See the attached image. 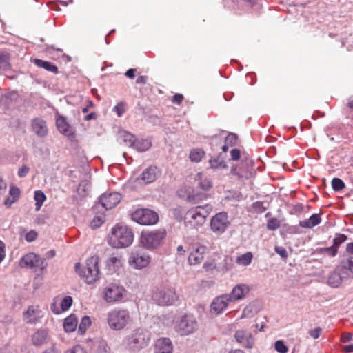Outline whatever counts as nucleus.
<instances>
[{
	"label": "nucleus",
	"instance_id": "obj_1",
	"mask_svg": "<svg viewBox=\"0 0 353 353\" xmlns=\"http://www.w3.org/2000/svg\"><path fill=\"white\" fill-rule=\"evenodd\" d=\"M151 299L158 305L170 306L179 301V296L173 284L165 283L152 290Z\"/></svg>",
	"mask_w": 353,
	"mask_h": 353
},
{
	"label": "nucleus",
	"instance_id": "obj_2",
	"mask_svg": "<svg viewBox=\"0 0 353 353\" xmlns=\"http://www.w3.org/2000/svg\"><path fill=\"white\" fill-rule=\"evenodd\" d=\"M134 239L132 230L127 225L117 224L114 226L108 235V244L114 248L130 246Z\"/></svg>",
	"mask_w": 353,
	"mask_h": 353
},
{
	"label": "nucleus",
	"instance_id": "obj_3",
	"mask_svg": "<svg viewBox=\"0 0 353 353\" xmlns=\"http://www.w3.org/2000/svg\"><path fill=\"white\" fill-rule=\"evenodd\" d=\"M150 341V334L146 330L139 327L134 330L122 341V346L132 352H138L145 348Z\"/></svg>",
	"mask_w": 353,
	"mask_h": 353
},
{
	"label": "nucleus",
	"instance_id": "obj_4",
	"mask_svg": "<svg viewBox=\"0 0 353 353\" xmlns=\"http://www.w3.org/2000/svg\"><path fill=\"white\" fill-rule=\"evenodd\" d=\"M212 211V206L210 204L192 207L185 214V223L192 228H198L205 223Z\"/></svg>",
	"mask_w": 353,
	"mask_h": 353
},
{
	"label": "nucleus",
	"instance_id": "obj_5",
	"mask_svg": "<svg viewBox=\"0 0 353 353\" xmlns=\"http://www.w3.org/2000/svg\"><path fill=\"white\" fill-rule=\"evenodd\" d=\"M106 320L111 330L121 331L132 323V318L128 310L117 307L107 313Z\"/></svg>",
	"mask_w": 353,
	"mask_h": 353
},
{
	"label": "nucleus",
	"instance_id": "obj_6",
	"mask_svg": "<svg viewBox=\"0 0 353 353\" xmlns=\"http://www.w3.org/2000/svg\"><path fill=\"white\" fill-rule=\"evenodd\" d=\"M99 257L93 256L86 261V265L84 267L79 263H76L75 270L87 283H93L99 278Z\"/></svg>",
	"mask_w": 353,
	"mask_h": 353
},
{
	"label": "nucleus",
	"instance_id": "obj_7",
	"mask_svg": "<svg viewBox=\"0 0 353 353\" xmlns=\"http://www.w3.org/2000/svg\"><path fill=\"white\" fill-rule=\"evenodd\" d=\"M174 330L182 336L194 334L199 328L196 318L192 314H185L174 322Z\"/></svg>",
	"mask_w": 353,
	"mask_h": 353
},
{
	"label": "nucleus",
	"instance_id": "obj_8",
	"mask_svg": "<svg viewBox=\"0 0 353 353\" xmlns=\"http://www.w3.org/2000/svg\"><path fill=\"white\" fill-rule=\"evenodd\" d=\"M166 236L164 229L143 230L141 232L139 242L147 250H154L160 247Z\"/></svg>",
	"mask_w": 353,
	"mask_h": 353
},
{
	"label": "nucleus",
	"instance_id": "obj_9",
	"mask_svg": "<svg viewBox=\"0 0 353 353\" xmlns=\"http://www.w3.org/2000/svg\"><path fill=\"white\" fill-rule=\"evenodd\" d=\"M103 298L108 303L121 302L125 295V288L117 283H109L103 290Z\"/></svg>",
	"mask_w": 353,
	"mask_h": 353
},
{
	"label": "nucleus",
	"instance_id": "obj_10",
	"mask_svg": "<svg viewBox=\"0 0 353 353\" xmlns=\"http://www.w3.org/2000/svg\"><path fill=\"white\" fill-rule=\"evenodd\" d=\"M230 225V221L228 213L225 212L216 213L211 218L210 222V230L217 235L223 234Z\"/></svg>",
	"mask_w": 353,
	"mask_h": 353
},
{
	"label": "nucleus",
	"instance_id": "obj_11",
	"mask_svg": "<svg viewBox=\"0 0 353 353\" xmlns=\"http://www.w3.org/2000/svg\"><path fill=\"white\" fill-rule=\"evenodd\" d=\"M19 266L21 268L30 269L36 272L38 269L44 270L47 264L45 259L33 252H30L21 257Z\"/></svg>",
	"mask_w": 353,
	"mask_h": 353
},
{
	"label": "nucleus",
	"instance_id": "obj_12",
	"mask_svg": "<svg viewBox=\"0 0 353 353\" xmlns=\"http://www.w3.org/2000/svg\"><path fill=\"white\" fill-rule=\"evenodd\" d=\"M132 219L141 225H154L157 223L158 214L148 208L137 209L132 214Z\"/></svg>",
	"mask_w": 353,
	"mask_h": 353
},
{
	"label": "nucleus",
	"instance_id": "obj_13",
	"mask_svg": "<svg viewBox=\"0 0 353 353\" xmlns=\"http://www.w3.org/2000/svg\"><path fill=\"white\" fill-rule=\"evenodd\" d=\"M150 261V255L140 250L132 251L128 259L130 266L136 270H141L146 268Z\"/></svg>",
	"mask_w": 353,
	"mask_h": 353
},
{
	"label": "nucleus",
	"instance_id": "obj_14",
	"mask_svg": "<svg viewBox=\"0 0 353 353\" xmlns=\"http://www.w3.org/2000/svg\"><path fill=\"white\" fill-rule=\"evenodd\" d=\"M234 337L236 341L247 350L252 349L255 345L254 336L248 330L240 329L235 332Z\"/></svg>",
	"mask_w": 353,
	"mask_h": 353
},
{
	"label": "nucleus",
	"instance_id": "obj_15",
	"mask_svg": "<svg viewBox=\"0 0 353 353\" xmlns=\"http://www.w3.org/2000/svg\"><path fill=\"white\" fill-rule=\"evenodd\" d=\"M232 301L228 294H223L214 298L210 305V312L216 315L222 314Z\"/></svg>",
	"mask_w": 353,
	"mask_h": 353
},
{
	"label": "nucleus",
	"instance_id": "obj_16",
	"mask_svg": "<svg viewBox=\"0 0 353 353\" xmlns=\"http://www.w3.org/2000/svg\"><path fill=\"white\" fill-rule=\"evenodd\" d=\"M350 278V274L342 270H338V265L336 268L330 272L327 276V283L332 288H339L344 281Z\"/></svg>",
	"mask_w": 353,
	"mask_h": 353
},
{
	"label": "nucleus",
	"instance_id": "obj_17",
	"mask_svg": "<svg viewBox=\"0 0 353 353\" xmlns=\"http://www.w3.org/2000/svg\"><path fill=\"white\" fill-rule=\"evenodd\" d=\"M121 199L119 192H105L99 198V203L105 210L114 208Z\"/></svg>",
	"mask_w": 353,
	"mask_h": 353
},
{
	"label": "nucleus",
	"instance_id": "obj_18",
	"mask_svg": "<svg viewBox=\"0 0 353 353\" xmlns=\"http://www.w3.org/2000/svg\"><path fill=\"white\" fill-rule=\"evenodd\" d=\"M123 259L120 254H112L105 261V268L109 273H117L123 270Z\"/></svg>",
	"mask_w": 353,
	"mask_h": 353
},
{
	"label": "nucleus",
	"instance_id": "obj_19",
	"mask_svg": "<svg viewBox=\"0 0 353 353\" xmlns=\"http://www.w3.org/2000/svg\"><path fill=\"white\" fill-rule=\"evenodd\" d=\"M43 316V313L37 305H30L23 313L24 321L29 324H36Z\"/></svg>",
	"mask_w": 353,
	"mask_h": 353
},
{
	"label": "nucleus",
	"instance_id": "obj_20",
	"mask_svg": "<svg viewBox=\"0 0 353 353\" xmlns=\"http://www.w3.org/2000/svg\"><path fill=\"white\" fill-rule=\"evenodd\" d=\"M250 290V286L245 283L236 285L229 294L232 302L243 300Z\"/></svg>",
	"mask_w": 353,
	"mask_h": 353
},
{
	"label": "nucleus",
	"instance_id": "obj_21",
	"mask_svg": "<svg viewBox=\"0 0 353 353\" xmlns=\"http://www.w3.org/2000/svg\"><path fill=\"white\" fill-rule=\"evenodd\" d=\"M32 132L39 137H44L48 133L46 122L41 118H35L31 121Z\"/></svg>",
	"mask_w": 353,
	"mask_h": 353
},
{
	"label": "nucleus",
	"instance_id": "obj_22",
	"mask_svg": "<svg viewBox=\"0 0 353 353\" xmlns=\"http://www.w3.org/2000/svg\"><path fill=\"white\" fill-rule=\"evenodd\" d=\"M207 248L204 245H198L189 255L188 262L190 265L200 263L204 259Z\"/></svg>",
	"mask_w": 353,
	"mask_h": 353
},
{
	"label": "nucleus",
	"instance_id": "obj_23",
	"mask_svg": "<svg viewBox=\"0 0 353 353\" xmlns=\"http://www.w3.org/2000/svg\"><path fill=\"white\" fill-rule=\"evenodd\" d=\"M49 340V332L47 329H39L32 335V342L35 346L46 344Z\"/></svg>",
	"mask_w": 353,
	"mask_h": 353
},
{
	"label": "nucleus",
	"instance_id": "obj_24",
	"mask_svg": "<svg viewBox=\"0 0 353 353\" xmlns=\"http://www.w3.org/2000/svg\"><path fill=\"white\" fill-rule=\"evenodd\" d=\"M154 353H173V345L168 338L159 339L155 345Z\"/></svg>",
	"mask_w": 353,
	"mask_h": 353
},
{
	"label": "nucleus",
	"instance_id": "obj_25",
	"mask_svg": "<svg viewBox=\"0 0 353 353\" xmlns=\"http://www.w3.org/2000/svg\"><path fill=\"white\" fill-rule=\"evenodd\" d=\"M57 298L54 299V302L51 305V310L56 314H60L61 312L68 310L72 305V299L70 296H66L62 299L60 303L61 308H59L56 305V301Z\"/></svg>",
	"mask_w": 353,
	"mask_h": 353
},
{
	"label": "nucleus",
	"instance_id": "obj_26",
	"mask_svg": "<svg viewBox=\"0 0 353 353\" xmlns=\"http://www.w3.org/2000/svg\"><path fill=\"white\" fill-rule=\"evenodd\" d=\"M56 124L58 130L61 134L67 137H71L73 135L72 128L68 123L65 117L62 116H58L56 119Z\"/></svg>",
	"mask_w": 353,
	"mask_h": 353
},
{
	"label": "nucleus",
	"instance_id": "obj_27",
	"mask_svg": "<svg viewBox=\"0 0 353 353\" xmlns=\"http://www.w3.org/2000/svg\"><path fill=\"white\" fill-rule=\"evenodd\" d=\"M20 194V190L17 187L10 185L8 196L4 200L5 206L8 208H10L19 199Z\"/></svg>",
	"mask_w": 353,
	"mask_h": 353
},
{
	"label": "nucleus",
	"instance_id": "obj_28",
	"mask_svg": "<svg viewBox=\"0 0 353 353\" xmlns=\"http://www.w3.org/2000/svg\"><path fill=\"white\" fill-rule=\"evenodd\" d=\"M78 325V319L75 314H70L64 319L63 329L65 332L70 333L76 330Z\"/></svg>",
	"mask_w": 353,
	"mask_h": 353
},
{
	"label": "nucleus",
	"instance_id": "obj_29",
	"mask_svg": "<svg viewBox=\"0 0 353 353\" xmlns=\"http://www.w3.org/2000/svg\"><path fill=\"white\" fill-rule=\"evenodd\" d=\"M195 181L197 183L198 186L204 191L209 190L212 186L211 180L201 172L196 174Z\"/></svg>",
	"mask_w": 353,
	"mask_h": 353
},
{
	"label": "nucleus",
	"instance_id": "obj_30",
	"mask_svg": "<svg viewBox=\"0 0 353 353\" xmlns=\"http://www.w3.org/2000/svg\"><path fill=\"white\" fill-rule=\"evenodd\" d=\"M118 139L120 143L123 144L126 146L132 148L134 144L135 137L129 132L123 130L120 131L118 134Z\"/></svg>",
	"mask_w": 353,
	"mask_h": 353
},
{
	"label": "nucleus",
	"instance_id": "obj_31",
	"mask_svg": "<svg viewBox=\"0 0 353 353\" xmlns=\"http://www.w3.org/2000/svg\"><path fill=\"white\" fill-rule=\"evenodd\" d=\"M158 172L157 167H150L143 172L141 179L146 183H152L157 179Z\"/></svg>",
	"mask_w": 353,
	"mask_h": 353
},
{
	"label": "nucleus",
	"instance_id": "obj_32",
	"mask_svg": "<svg viewBox=\"0 0 353 353\" xmlns=\"http://www.w3.org/2000/svg\"><path fill=\"white\" fill-rule=\"evenodd\" d=\"M152 143L149 139H135L132 148L138 152H145L150 148Z\"/></svg>",
	"mask_w": 353,
	"mask_h": 353
},
{
	"label": "nucleus",
	"instance_id": "obj_33",
	"mask_svg": "<svg viewBox=\"0 0 353 353\" xmlns=\"http://www.w3.org/2000/svg\"><path fill=\"white\" fill-rule=\"evenodd\" d=\"M338 270L353 274V256H345L338 265Z\"/></svg>",
	"mask_w": 353,
	"mask_h": 353
},
{
	"label": "nucleus",
	"instance_id": "obj_34",
	"mask_svg": "<svg viewBox=\"0 0 353 353\" xmlns=\"http://www.w3.org/2000/svg\"><path fill=\"white\" fill-rule=\"evenodd\" d=\"M321 221V219L319 214H313L308 219L301 221L299 225L302 228H312L319 225Z\"/></svg>",
	"mask_w": 353,
	"mask_h": 353
},
{
	"label": "nucleus",
	"instance_id": "obj_35",
	"mask_svg": "<svg viewBox=\"0 0 353 353\" xmlns=\"http://www.w3.org/2000/svg\"><path fill=\"white\" fill-rule=\"evenodd\" d=\"M34 63L37 66L44 68L48 71L52 72L54 74L58 72L57 67L51 62L36 59L34 60Z\"/></svg>",
	"mask_w": 353,
	"mask_h": 353
},
{
	"label": "nucleus",
	"instance_id": "obj_36",
	"mask_svg": "<svg viewBox=\"0 0 353 353\" xmlns=\"http://www.w3.org/2000/svg\"><path fill=\"white\" fill-rule=\"evenodd\" d=\"M92 324V321L90 316H84L81 318L79 325L78 327V333L80 335H84L88 327Z\"/></svg>",
	"mask_w": 353,
	"mask_h": 353
},
{
	"label": "nucleus",
	"instance_id": "obj_37",
	"mask_svg": "<svg viewBox=\"0 0 353 353\" xmlns=\"http://www.w3.org/2000/svg\"><path fill=\"white\" fill-rule=\"evenodd\" d=\"M252 259V253L250 252H248L238 256L236 259V263L240 265L248 266L251 263Z\"/></svg>",
	"mask_w": 353,
	"mask_h": 353
},
{
	"label": "nucleus",
	"instance_id": "obj_38",
	"mask_svg": "<svg viewBox=\"0 0 353 353\" xmlns=\"http://www.w3.org/2000/svg\"><path fill=\"white\" fill-rule=\"evenodd\" d=\"M94 348L98 352V353H107L110 350L107 342L105 340L101 339H99L94 341Z\"/></svg>",
	"mask_w": 353,
	"mask_h": 353
},
{
	"label": "nucleus",
	"instance_id": "obj_39",
	"mask_svg": "<svg viewBox=\"0 0 353 353\" xmlns=\"http://www.w3.org/2000/svg\"><path fill=\"white\" fill-rule=\"evenodd\" d=\"M209 163L210 168L215 170H221L227 167L225 161L220 157H216L211 159L209 161Z\"/></svg>",
	"mask_w": 353,
	"mask_h": 353
},
{
	"label": "nucleus",
	"instance_id": "obj_40",
	"mask_svg": "<svg viewBox=\"0 0 353 353\" xmlns=\"http://www.w3.org/2000/svg\"><path fill=\"white\" fill-rule=\"evenodd\" d=\"M34 199L36 202L35 210L36 211H39L46 201V196L41 190H36L34 194Z\"/></svg>",
	"mask_w": 353,
	"mask_h": 353
},
{
	"label": "nucleus",
	"instance_id": "obj_41",
	"mask_svg": "<svg viewBox=\"0 0 353 353\" xmlns=\"http://www.w3.org/2000/svg\"><path fill=\"white\" fill-rule=\"evenodd\" d=\"M205 155V152L199 148L192 149L190 152L189 157L192 162L199 163L201 161Z\"/></svg>",
	"mask_w": 353,
	"mask_h": 353
},
{
	"label": "nucleus",
	"instance_id": "obj_42",
	"mask_svg": "<svg viewBox=\"0 0 353 353\" xmlns=\"http://www.w3.org/2000/svg\"><path fill=\"white\" fill-rule=\"evenodd\" d=\"M187 200L190 202L192 203H198L206 199L205 194L202 193H194L192 192V193L188 192L187 194Z\"/></svg>",
	"mask_w": 353,
	"mask_h": 353
},
{
	"label": "nucleus",
	"instance_id": "obj_43",
	"mask_svg": "<svg viewBox=\"0 0 353 353\" xmlns=\"http://www.w3.org/2000/svg\"><path fill=\"white\" fill-rule=\"evenodd\" d=\"M90 187V182L87 180L81 181L77 188V192L81 196H85Z\"/></svg>",
	"mask_w": 353,
	"mask_h": 353
},
{
	"label": "nucleus",
	"instance_id": "obj_44",
	"mask_svg": "<svg viewBox=\"0 0 353 353\" xmlns=\"http://www.w3.org/2000/svg\"><path fill=\"white\" fill-rule=\"evenodd\" d=\"M18 97V93L17 92L12 91L2 95L1 100L5 103L9 104L10 102L17 101Z\"/></svg>",
	"mask_w": 353,
	"mask_h": 353
},
{
	"label": "nucleus",
	"instance_id": "obj_45",
	"mask_svg": "<svg viewBox=\"0 0 353 353\" xmlns=\"http://www.w3.org/2000/svg\"><path fill=\"white\" fill-rule=\"evenodd\" d=\"M105 222V215L103 214H101L100 215L95 216L91 223L90 227L93 229H96L99 228L102 224Z\"/></svg>",
	"mask_w": 353,
	"mask_h": 353
},
{
	"label": "nucleus",
	"instance_id": "obj_46",
	"mask_svg": "<svg viewBox=\"0 0 353 353\" xmlns=\"http://www.w3.org/2000/svg\"><path fill=\"white\" fill-rule=\"evenodd\" d=\"M10 67L9 54L6 52L0 53V69L7 70Z\"/></svg>",
	"mask_w": 353,
	"mask_h": 353
},
{
	"label": "nucleus",
	"instance_id": "obj_47",
	"mask_svg": "<svg viewBox=\"0 0 353 353\" xmlns=\"http://www.w3.org/2000/svg\"><path fill=\"white\" fill-rule=\"evenodd\" d=\"M332 186L334 190L340 191L345 188V183L339 178H334L332 181Z\"/></svg>",
	"mask_w": 353,
	"mask_h": 353
},
{
	"label": "nucleus",
	"instance_id": "obj_48",
	"mask_svg": "<svg viewBox=\"0 0 353 353\" xmlns=\"http://www.w3.org/2000/svg\"><path fill=\"white\" fill-rule=\"evenodd\" d=\"M113 111L116 112L118 117H121L126 111L125 103L121 102L114 107Z\"/></svg>",
	"mask_w": 353,
	"mask_h": 353
},
{
	"label": "nucleus",
	"instance_id": "obj_49",
	"mask_svg": "<svg viewBox=\"0 0 353 353\" xmlns=\"http://www.w3.org/2000/svg\"><path fill=\"white\" fill-rule=\"evenodd\" d=\"M338 252V248H336L334 245L331 247L324 248L321 249V253L324 254H327L330 256H334Z\"/></svg>",
	"mask_w": 353,
	"mask_h": 353
},
{
	"label": "nucleus",
	"instance_id": "obj_50",
	"mask_svg": "<svg viewBox=\"0 0 353 353\" xmlns=\"http://www.w3.org/2000/svg\"><path fill=\"white\" fill-rule=\"evenodd\" d=\"M37 236H38L37 232L34 230H31L25 233L24 238L26 241L32 242L36 240V239L37 238Z\"/></svg>",
	"mask_w": 353,
	"mask_h": 353
},
{
	"label": "nucleus",
	"instance_id": "obj_51",
	"mask_svg": "<svg viewBox=\"0 0 353 353\" xmlns=\"http://www.w3.org/2000/svg\"><path fill=\"white\" fill-rule=\"evenodd\" d=\"M252 208L256 213H263L266 210V208L264 207L263 203L260 201L254 203L252 205Z\"/></svg>",
	"mask_w": 353,
	"mask_h": 353
},
{
	"label": "nucleus",
	"instance_id": "obj_52",
	"mask_svg": "<svg viewBox=\"0 0 353 353\" xmlns=\"http://www.w3.org/2000/svg\"><path fill=\"white\" fill-rule=\"evenodd\" d=\"M280 226L279 221L274 218L268 221L267 228L270 230H275Z\"/></svg>",
	"mask_w": 353,
	"mask_h": 353
},
{
	"label": "nucleus",
	"instance_id": "obj_53",
	"mask_svg": "<svg viewBox=\"0 0 353 353\" xmlns=\"http://www.w3.org/2000/svg\"><path fill=\"white\" fill-rule=\"evenodd\" d=\"M275 350L280 353H286L288 352V347L281 341H277L275 343Z\"/></svg>",
	"mask_w": 353,
	"mask_h": 353
},
{
	"label": "nucleus",
	"instance_id": "obj_54",
	"mask_svg": "<svg viewBox=\"0 0 353 353\" xmlns=\"http://www.w3.org/2000/svg\"><path fill=\"white\" fill-rule=\"evenodd\" d=\"M252 316V307L251 305H248L243 309L240 319H242L244 318H250Z\"/></svg>",
	"mask_w": 353,
	"mask_h": 353
},
{
	"label": "nucleus",
	"instance_id": "obj_55",
	"mask_svg": "<svg viewBox=\"0 0 353 353\" xmlns=\"http://www.w3.org/2000/svg\"><path fill=\"white\" fill-rule=\"evenodd\" d=\"M347 239V236L345 234H339L334 239L333 245L336 248H339V246L343 242H345Z\"/></svg>",
	"mask_w": 353,
	"mask_h": 353
},
{
	"label": "nucleus",
	"instance_id": "obj_56",
	"mask_svg": "<svg viewBox=\"0 0 353 353\" xmlns=\"http://www.w3.org/2000/svg\"><path fill=\"white\" fill-rule=\"evenodd\" d=\"M275 252L278 254L279 256H281L282 258H287L288 257V253L286 250L281 246H276L274 248Z\"/></svg>",
	"mask_w": 353,
	"mask_h": 353
},
{
	"label": "nucleus",
	"instance_id": "obj_57",
	"mask_svg": "<svg viewBox=\"0 0 353 353\" xmlns=\"http://www.w3.org/2000/svg\"><path fill=\"white\" fill-rule=\"evenodd\" d=\"M6 244L0 240V264L6 258Z\"/></svg>",
	"mask_w": 353,
	"mask_h": 353
},
{
	"label": "nucleus",
	"instance_id": "obj_58",
	"mask_svg": "<svg viewBox=\"0 0 353 353\" xmlns=\"http://www.w3.org/2000/svg\"><path fill=\"white\" fill-rule=\"evenodd\" d=\"M321 328L320 327H316L313 330H311L310 332H309V334L310 335L311 337H312L313 339H318L321 334Z\"/></svg>",
	"mask_w": 353,
	"mask_h": 353
},
{
	"label": "nucleus",
	"instance_id": "obj_59",
	"mask_svg": "<svg viewBox=\"0 0 353 353\" xmlns=\"http://www.w3.org/2000/svg\"><path fill=\"white\" fill-rule=\"evenodd\" d=\"M231 159L233 161H237L241 157V152L239 149L234 148L230 151Z\"/></svg>",
	"mask_w": 353,
	"mask_h": 353
},
{
	"label": "nucleus",
	"instance_id": "obj_60",
	"mask_svg": "<svg viewBox=\"0 0 353 353\" xmlns=\"http://www.w3.org/2000/svg\"><path fill=\"white\" fill-rule=\"evenodd\" d=\"M64 353H85L83 349L79 345L74 346L65 352Z\"/></svg>",
	"mask_w": 353,
	"mask_h": 353
},
{
	"label": "nucleus",
	"instance_id": "obj_61",
	"mask_svg": "<svg viewBox=\"0 0 353 353\" xmlns=\"http://www.w3.org/2000/svg\"><path fill=\"white\" fill-rule=\"evenodd\" d=\"M203 268L207 271H212L216 268V264L212 262H205L203 264Z\"/></svg>",
	"mask_w": 353,
	"mask_h": 353
},
{
	"label": "nucleus",
	"instance_id": "obj_62",
	"mask_svg": "<svg viewBox=\"0 0 353 353\" xmlns=\"http://www.w3.org/2000/svg\"><path fill=\"white\" fill-rule=\"evenodd\" d=\"M28 172L29 168L27 166L23 165L21 168H19L18 171V175L19 177H24L25 176H26Z\"/></svg>",
	"mask_w": 353,
	"mask_h": 353
},
{
	"label": "nucleus",
	"instance_id": "obj_63",
	"mask_svg": "<svg viewBox=\"0 0 353 353\" xmlns=\"http://www.w3.org/2000/svg\"><path fill=\"white\" fill-rule=\"evenodd\" d=\"M183 99V97L181 94H176L174 96L172 101L174 103L180 104Z\"/></svg>",
	"mask_w": 353,
	"mask_h": 353
},
{
	"label": "nucleus",
	"instance_id": "obj_64",
	"mask_svg": "<svg viewBox=\"0 0 353 353\" xmlns=\"http://www.w3.org/2000/svg\"><path fill=\"white\" fill-rule=\"evenodd\" d=\"M346 251L351 256H353V243H348L346 245Z\"/></svg>",
	"mask_w": 353,
	"mask_h": 353
}]
</instances>
